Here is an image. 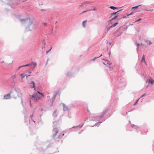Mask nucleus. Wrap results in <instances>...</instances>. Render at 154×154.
<instances>
[{"mask_svg": "<svg viewBox=\"0 0 154 154\" xmlns=\"http://www.w3.org/2000/svg\"><path fill=\"white\" fill-rule=\"evenodd\" d=\"M21 21L23 23H27L28 26H31L34 23V19L28 18L21 20Z\"/></svg>", "mask_w": 154, "mask_h": 154, "instance_id": "1", "label": "nucleus"}, {"mask_svg": "<svg viewBox=\"0 0 154 154\" xmlns=\"http://www.w3.org/2000/svg\"><path fill=\"white\" fill-rule=\"evenodd\" d=\"M41 99V98L40 97L38 94H36L35 95H33L31 96L30 99V104L31 106V102L32 100H34L35 102H37Z\"/></svg>", "mask_w": 154, "mask_h": 154, "instance_id": "2", "label": "nucleus"}, {"mask_svg": "<svg viewBox=\"0 0 154 154\" xmlns=\"http://www.w3.org/2000/svg\"><path fill=\"white\" fill-rule=\"evenodd\" d=\"M11 95L10 94L4 95L3 99H10Z\"/></svg>", "mask_w": 154, "mask_h": 154, "instance_id": "3", "label": "nucleus"}, {"mask_svg": "<svg viewBox=\"0 0 154 154\" xmlns=\"http://www.w3.org/2000/svg\"><path fill=\"white\" fill-rule=\"evenodd\" d=\"M30 86L31 87V88H34V90H35V84L33 82H32L30 84Z\"/></svg>", "mask_w": 154, "mask_h": 154, "instance_id": "4", "label": "nucleus"}, {"mask_svg": "<svg viewBox=\"0 0 154 154\" xmlns=\"http://www.w3.org/2000/svg\"><path fill=\"white\" fill-rule=\"evenodd\" d=\"M53 131L54 132V134H56L58 133V131L57 129L55 128L53 129Z\"/></svg>", "mask_w": 154, "mask_h": 154, "instance_id": "5", "label": "nucleus"}, {"mask_svg": "<svg viewBox=\"0 0 154 154\" xmlns=\"http://www.w3.org/2000/svg\"><path fill=\"white\" fill-rule=\"evenodd\" d=\"M87 21L86 20H85L82 22V25L83 26V27L84 28H85L86 26V22Z\"/></svg>", "mask_w": 154, "mask_h": 154, "instance_id": "6", "label": "nucleus"}, {"mask_svg": "<svg viewBox=\"0 0 154 154\" xmlns=\"http://www.w3.org/2000/svg\"><path fill=\"white\" fill-rule=\"evenodd\" d=\"M148 81L149 82L151 83L152 84H153L154 81V80L151 79H148Z\"/></svg>", "mask_w": 154, "mask_h": 154, "instance_id": "7", "label": "nucleus"}, {"mask_svg": "<svg viewBox=\"0 0 154 154\" xmlns=\"http://www.w3.org/2000/svg\"><path fill=\"white\" fill-rule=\"evenodd\" d=\"M20 76L22 78L21 81L23 82V81L22 80H23L22 79L25 76V74H22L20 75Z\"/></svg>", "mask_w": 154, "mask_h": 154, "instance_id": "8", "label": "nucleus"}, {"mask_svg": "<svg viewBox=\"0 0 154 154\" xmlns=\"http://www.w3.org/2000/svg\"><path fill=\"white\" fill-rule=\"evenodd\" d=\"M118 24V23H117V22L116 23L114 24H113L112 26L111 27H110V28H111L112 27H114L115 26H116Z\"/></svg>", "mask_w": 154, "mask_h": 154, "instance_id": "9", "label": "nucleus"}, {"mask_svg": "<svg viewBox=\"0 0 154 154\" xmlns=\"http://www.w3.org/2000/svg\"><path fill=\"white\" fill-rule=\"evenodd\" d=\"M30 65H31V64H26V65H24V66H22L20 67H19V69H20V68H21V67H25V66H30Z\"/></svg>", "mask_w": 154, "mask_h": 154, "instance_id": "10", "label": "nucleus"}, {"mask_svg": "<svg viewBox=\"0 0 154 154\" xmlns=\"http://www.w3.org/2000/svg\"><path fill=\"white\" fill-rule=\"evenodd\" d=\"M143 61H144V63H146V61H145V58H144V56L143 55V56L142 57V60H141V62H142Z\"/></svg>", "mask_w": 154, "mask_h": 154, "instance_id": "11", "label": "nucleus"}, {"mask_svg": "<svg viewBox=\"0 0 154 154\" xmlns=\"http://www.w3.org/2000/svg\"><path fill=\"white\" fill-rule=\"evenodd\" d=\"M110 8L111 9H113V10H115V9H116L117 8L116 7H114L112 6H110Z\"/></svg>", "mask_w": 154, "mask_h": 154, "instance_id": "12", "label": "nucleus"}, {"mask_svg": "<svg viewBox=\"0 0 154 154\" xmlns=\"http://www.w3.org/2000/svg\"><path fill=\"white\" fill-rule=\"evenodd\" d=\"M141 5H139L138 6H136L133 7L131 8H132V9H133L134 8H138V7H139L140 6H141Z\"/></svg>", "mask_w": 154, "mask_h": 154, "instance_id": "13", "label": "nucleus"}, {"mask_svg": "<svg viewBox=\"0 0 154 154\" xmlns=\"http://www.w3.org/2000/svg\"><path fill=\"white\" fill-rule=\"evenodd\" d=\"M59 90H58L57 91H56L55 92V96H56L57 94H58L59 93Z\"/></svg>", "mask_w": 154, "mask_h": 154, "instance_id": "14", "label": "nucleus"}, {"mask_svg": "<svg viewBox=\"0 0 154 154\" xmlns=\"http://www.w3.org/2000/svg\"><path fill=\"white\" fill-rule=\"evenodd\" d=\"M31 64V65L32 64L33 65L35 66H36V65H37L36 63H34V62H32V63Z\"/></svg>", "mask_w": 154, "mask_h": 154, "instance_id": "15", "label": "nucleus"}, {"mask_svg": "<svg viewBox=\"0 0 154 154\" xmlns=\"http://www.w3.org/2000/svg\"><path fill=\"white\" fill-rule=\"evenodd\" d=\"M67 107L66 106H63V110H66L67 109Z\"/></svg>", "mask_w": 154, "mask_h": 154, "instance_id": "16", "label": "nucleus"}, {"mask_svg": "<svg viewBox=\"0 0 154 154\" xmlns=\"http://www.w3.org/2000/svg\"><path fill=\"white\" fill-rule=\"evenodd\" d=\"M45 43H44V44L42 46V49H43L44 48H45Z\"/></svg>", "mask_w": 154, "mask_h": 154, "instance_id": "17", "label": "nucleus"}, {"mask_svg": "<svg viewBox=\"0 0 154 154\" xmlns=\"http://www.w3.org/2000/svg\"><path fill=\"white\" fill-rule=\"evenodd\" d=\"M117 11V12H116L112 13L111 14V15L112 16L113 15H114V14H116L117 12H118L119 11Z\"/></svg>", "mask_w": 154, "mask_h": 154, "instance_id": "18", "label": "nucleus"}, {"mask_svg": "<svg viewBox=\"0 0 154 154\" xmlns=\"http://www.w3.org/2000/svg\"><path fill=\"white\" fill-rule=\"evenodd\" d=\"M106 63L108 64L109 65H110L111 64V63H110V62L108 60H106Z\"/></svg>", "mask_w": 154, "mask_h": 154, "instance_id": "19", "label": "nucleus"}, {"mask_svg": "<svg viewBox=\"0 0 154 154\" xmlns=\"http://www.w3.org/2000/svg\"><path fill=\"white\" fill-rule=\"evenodd\" d=\"M91 10H87V11H84L81 14H83V13H85V12H87L88 11H91Z\"/></svg>", "mask_w": 154, "mask_h": 154, "instance_id": "20", "label": "nucleus"}, {"mask_svg": "<svg viewBox=\"0 0 154 154\" xmlns=\"http://www.w3.org/2000/svg\"><path fill=\"white\" fill-rule=\"evenodd\" d=\"M109 70L110 71H112L113 69V67H109Z\"/></svg>", "mask_w": 154, "mask_h": 154, "instance_id": "21", "label": "nucleus"}, {"mask_svg": "<svg viewBox=\"0 0 154 154\" xmlns=\"http://www.w3.org/2000/svg\"><path fill=\"white\" fill-rule=\"evenodd\" d=\"M146 42H148V43H149V45H150V44H152V43L150 41H146Z\"/></svg>", "mask_w": 154, "mask_h": 154, "instance_id": "22", "label": "nucleus"}, {"mask_svg": "<svg viewBox=\"0 0 154 154\" xmlns=\"http://www.w3.org/2000/svg\"><path fill=\"white\" fill-rule=\"evenodd\" d=\"M42 25L44 26H46L47 25V23H42Z\"/></svg>", "mask_w": 154, "mask_h": 154, "instance_id": "23", "label": "nucleus"}, {"mask_svg": "<svg viewBox=\"0 0 154 154\" xmlns=\"http://www.w3.org/2000/svg\"><path fill=\"white\" fill-rule=\"evenodd\" d=\"M52 47H51V48L48 51H47L46 53H48V52H49L51 50V49H52Z\"/></svg>", "mask_w": 154, "mask_h": 154, "instance_id": "24", "label": "nucleus"}, {"mask_svg": "<svg viewBox=\"0 0 154 154\" xmlns=\"http://www.w3.org/2000/svg\"><path fill=\"white\" fill-rule=\"evenodd\" d=\"M105 112H104L103 114V115H102L101 116H100V118H101V117H102L105 114Z\"/></svg>", "mask_w": 154, "mask_h": 154, "instance_id": "25", "label": "nucleus"}, {"mask_svg": "<svg viewBox=\"0 0 154 154\" xmlns=\"http://www.w3.org/2000/svg\"><path fill=\"white\" fill-rule=\"evenodd\" d=\"M133 13H131L130 14H129L127 15V17H128L129 15H131L132 14H133Z\"/></svg>", "mask_w": 154, "mask_h": 154, "instance_id": "26", "label": "nucleus"}, {"mask_svg": "<svg viewBox=\"0 0 154 154\" xmlns=\"http://www.w3.org/2000/svg\"><path fill=\"white\" fill-rule=\"evenodd\" d=\"M133 13H131L130 14H129L127 15V17H128L129 15H131L132 14H133Z\"/></svg>", "mask_w": 154, "mask_h": 154, "instance_id": "27", "label": "nucleus"}, {"mask_svg": "<svg viewBox=\"0 0 154 154\" xmlns=\"http://www.w3.org/2000/svg\"><path fill=\"white\" fill-rule=\"evenodd\" d=\"M40 94L41 95H42V97H44L45 96L44 94L42 93H40Z\"/></svg>", "mask_w": 154, "mask_h": 154, "instance_id": "28", "label": "nucleus"}, {"mask_svg": "<svg viewBox=\"0 0 154 154\" xmlns=\"http://www.w3.org/2000/svg\"><path fill=\"white\" fill-rule=\"evenodd\" d=\"M117 17V16H115L114 17L112 18V20H113L115 19Z\"/></svg>", "mask_w": 154, "mask_h": 154, "instance_id": "29", "label": "nucleus"}, {"mask_svg": "<svg viewBox=\"0 0 154 154\" xmlns=\"http://www.w3.org/2000/svg\"><path fill=\"white\" fill-rule=\"evenodd\" d=\"M97 57H95L93 59H92L93 60H95L97 59Z\"/></svg>", "mask_w": 154, "mask_h": 154, "instance_id": "30", "label": "nucleus"}, {"mask_svg": "<svg viewBox=\"0 0 154 154\" xmlns=\"http://www.w3.org/2000/svg\"><path fill=\"white\" fill-rule=\"evenodd\" d=\"M141 20V19H139L138 20H137L135 22H136L139 21Z\"/></svg>", "mask_w": 154, "mask_h": 154, "instance_id": "31", "label": "nucleus"}, {"mask_svg": "<svg viewBox=\"0 0 154 154\" xmlns=\"http://www.w3.org/2000/svg\"><path fill=\"white\" fill-rule=\"evenodd\" d=\"M138 100L135 103H134V105H135L137 103Z\"/></svg>", "mask_w": 154, "mask_h": 154, "instance_id": "32", "label": "nucleus"}, {"mask_svg": "<svg viewBox=\"0 0 154 154\" xmlns=\"http://www.w3.org/2000/svg\"><path fill=\"white\" fill-rule=\"evenodd\" d=\"M30 75H27L26 74H25V76L26 77V78H27V77L29 76H30Z\"/></svg>", "mask_w": 154, "mask_h": 154, "instance_id": "33", "label": "nucleus"}, {"mask_svg": "<svg viewBox=\"0 0 154 154\" xmlns=\"http://www.w3.org/2000/svg\"><path fill=\"white\" fill-rule=\"evenodd\" d=\"M153 10V9H151V10H147V11H152Z\"/></svg>", "mask_w": 154, "mask_h": 154, "instance_id": "34", "label": "nucleus"}, {"mask_svg": "<svg viewBox=\"0 0 154 154\" xmlns=\"http://www.w3.org/2000/svg\"><path fill=\"white\" fill-rule=\"evenodd\" d=\"M16 75H14L13 76V77H14V78H15V77H16Z\"/></svg>", "mask_w": 154, "mask_h": 154, "instance_id": "35", "label": "nucleus"}, {"mask_svg": "<svg viewBox=\"0 0 154 154\" xmlns=\"http://www.w3.org/2000/svg\"><path fill=\"white\" fill-rule=\"evenodd\" d=\"M145 94H144L141 97H143V96H145Z\"/></svg>", "mask_w": 154, "mask_h": 154, "instance_id": "36", "label": "nucleus"}, {"mask_svg": "<svg viewBox=\"0 0 154 154\" xmlns=\"http://www.w3.org/2000/svg\"><path fill=\"white\" fill-rule=\"evenodd\" d=\"M136 44L138 46V47L139 45V44H138L137 43H136Z\"/></svg>", "mask_w": 154, "mask_h": 154, "instance_id": "37", "label": "nucleus"}, {"mask_svg": "<svg viewBox=\"0 0 154 154\" xmlns=\"http://www.w3.org/2000/svg\"><path fill=\"white\" fill-rule=\"evenodd\" d=\"M110 28H110V27L108 29H107V31H108L109 30V29H110Z\"/></svg>", "mask_w": 154, "mask_h": 154, "instance_id": "38", "label": "nucleus"}, {"mask_svg": "<svg viewBox=\"0 0 154 154\" xmlns=\"http://www.w3.org/2000/svg\"><path fill=\"white\" fill-rule=\"evenodd\" d=\"M37 93L38 94H40V93H40L39 91H37Z\"/></svg>", "mask_w": 154, "mask_h": 154, "instance_id": "39", "label": "nucleus"}, {"mask_svg": "<svg viewBox=\"0 0 154 154\" xmlns=\"http://www.w3.org/2000/svg\"><path fill=\"white\" fill-rule=\"evenodd\" d=\"M13 60H12V61H11V63H13Z\"/></svg>", "mask_w": 154, "mask_h": 154, "instance_id": "40", "label": "nucleus"}, {"mask_svg": "<svg viewBox=\"0 0 154 154\" xmlns=\"http://www.w3.org/2000/svg\"><path fill=\"white\" fill-rule=\"evenodd\" d=\"M93 11H95V10H96V9L95 8H94L93 10Z\"/></svg>", "mask_w": 154, "mask_h": 154, "instance_id": "41", "label": "nucleus"}, {"mask_svg": "<svg viewBox=\"0 0 154 154\" xmlns=\"http://www.w3.org/2000/svg\"><path fill=\"white\" fill-rule=\"evenodd\" d=\"M87 111H88V112H89V109H87Z\"/></svg>", "mask_w": 154, "mask_h": 154, "instance_id": "42", "label": "nucleus"}, {"mask_svg": "<svg viewBox=\"0 0 154 154\" xmlns=\"http://www.w3.org/2000/svg\"><path fill=\"white\" fill-rule=\"evenodd\" d=\"M126 17H125V16H124V17H123V18H126Z\"/></svg>", "mask_w": 154, "mask_h": 154, "instance_id": "43", "label": "nucleus"}, {"mask_svg": "<svg viewBox=\"0 0 154 154\" xmlns=\"http://www.w3.org/2000/svg\"><path fill=\"white\" fill-rule=\"evenodd\" d=\"M101 55H102V54H101V55L100 56H99V57H100V56H101Z\"/></svg>", "mask_w": 154, "mask_h": 154, "instance_id": "44", "label": "nucleus"}, {"mask_svg": "<svg viewBox=\"0 0 154 154\" xmlns=\"http://www.w3.org/2000/svg\"><path fill=\"white\" fill-rule=\"evenodd\" d=\"M4 63V61L2 62V63Z\"/></svg>", "mask_w": 154, "mask_h": 154, "instance_id": "45", "label": "nucleus"}, {"mask_svg": "<svg viewBox=\"0 0 154 154\" xmlns=\"http://www.w3.org/2000/svg\"><path fill=\"white\" fill-rule=\"evenodd\" d=\"M85 3H88V2H85Z\"/></svg>", "mask_w": 154, "mask_h": 154, "instance_id": "46", "label": "nucleus"}]
</instances>
